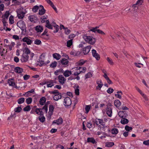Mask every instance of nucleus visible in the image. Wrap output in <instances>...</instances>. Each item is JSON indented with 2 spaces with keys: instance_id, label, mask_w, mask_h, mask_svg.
I'll return each mask as SVG.
<instances>
[{
  "instance_id": "f257e3e1",
  "label": "nucleus",
  "mask_w": 149,
  "mask_h": 149,
  "mask_svg": "<svg viewBox=\"0 0 149 149\" xmlns=\"http://www.w3.org/2000/svg\"><path fill=\"white\" fill-rule=\"evenodd\" d=\"M83 38L84 40L90 45H93L95 42V39L92 36H88L87 34L83 36Z\"/></svg>"
},
{
  "instance_id": "f03ea898",
  "label": "nucleus",
  "mask_w": 149,
  "mask_h": 149,
  "mask_svg": "<svg viewBox=\"0 0 149 149\" xmlns=\"http://www.w3.org/2000/svg\"><path fill=\"white\" fill-rule=\"evenodd\" d=\"M49 92L50 94L54 95L53 97V98L54 100L55 101H57L61 98V94L59 93L58 91L57 90H54L53 91H49Z\"/></svg>"
},
{
  "instance_id": "7ed1b4c3",
  "label": "nucleus",
  "mask_w": 149,
  "mask_h": 149,
  "mask_svg": "<svg viewBox=\"0 0 149 149\" xmlns=\"http://www.w3.org/2000/svg\"><path fill=\"white\" fill-rule=\"evenodd\" d=\"M17 26L19 27L21 30L23 31L26 30V25L23 20H20L17 23Z\"/></svg>"
},
{
  "instance_id": "20e7f679",
  "label": "nucleus",
  "mask_w": 149,
  "mask_h": 149,
  "mask_svg": "<svg viewBox=\"0 0 149 149\" xmlns=\"http://www.w3.org/2000/svg\"><path fill=\"white\" fill-rule=\"evenodd\" d=\"M91 48V45H88L85 47L83 49H82V54H83L84 55L87 54L89 52Z\"/></svg>"
},
{
  "instance_id": "39448f33",
  "label": "nucleus",
  "mask_w": 149,
  "mask_h": 149,
  "mask_svg": "<svg viewBox=\"0 0 149 149\" xmlns=\"http://www.w3.org/2000/svg\"><path fill=\"white\" fill-rule=\"evenodd\" d=\"M64 104L65 107L70 105L72 102L70 99L69 97H65L64 100Z\"/></svg>"
},
{
  "instance_id": "423d86ee",
  "label": "nucleus",
  "mask_w": 149,
  "mask_h": 149,
  "mask_svg": "<svg viewBox=\"0 0 149 149\" xmlns=\"http://www.w3.org/2000/svg\"><path fill=\"white\" fill-rule=\"evenodd\" d=\"M118 115L121 118H127L128 116L127 112L125 111H120L118 113Z\"/></svg>"
},
{
  "instance_id": "0eeeda50",
  "label": "nucleus",
  "mask_w": 149,
  "mask_h": 149,
  "mask_svg": "<svg viewBox=\"0 0 149 149\" xmlns=\"http://www.w3.org/2000/svg\"><path fill=\"white\" fill-rule=\"evenodd\" d=\"M30 37H25L22 39L23 42H26L28 45H31L33 41L30 39Z\"/></svg>"
},
{
  "instance_id": "6e6552de",
  "label": "nucleus",
  "mask_w": 149,
  "mask_h": 149,
  "mask_svg": "<svg viewBox=\"0 0 149 149\" xmlns=\"http://www.w3.org/2000/svg\"><path fill=\"white\" fill-rule=\"evenodd\" d=\"M92 53L93 57H95L97 60L98 61L100 59V55L97 53L95 50L94 49H92Z\"/></svg>"
},
{
  "instance_id": "1a4fd4ad",
  "label": "nucleus",
  "mask_w": 149,
  "mask_h": 149,
  "mask_svg": "<svg viewBox=\"0 0 149 149\" xmlns=\"http://www.w3.org/2000/svg\"><path fill=\"white\" fill-rule=\"evenodd\" d=\"M58 81L60 83L63 85L65 82L66 79L62 75H60L58 76Z\"/></svg>"
},
{
  "instance_id": "9d476101",
  "label": "nucleus",
  "mask_w": 149,
  "mask_h": 149,
  "mask_svg": "<svg viewBox=\"0 0 149 149\" xmlns=\"http://www.w3.org/2000/svg\"><path fill=\"white\" fill-rule=\"evenodd\" d=\"M29 58V56L28 55L23 54L20 60L22 62H25L28 61Z\"/></svg>"
},
{
  "instance_id": "9b49d317",
  "label": "nucleus",
  "mask_w": 149,
  "mask_h": 149,
  "mask_svg": "<svg viewBox=\"0 0 149 149\" xmlns=\"http://www.w3.org/2000/svg\"><path fill=\"white\" fill-rule=\"evenodd\" d=\"M21 110H22V109L20 107H19L16 108L15 109V112L13 113H11L10 116L11 117H15V112L19 113L20 112Z\"/></svg>"
},
{
  "instance_id": "f8f14e48",
  "label": "nucleus",
  "mask_w": 149,
  "mask_h": 149,
  "mask_svg": "<svg viewBox=\"0 0 149 149\" xmlns=\"http://www.w3.org/2000/svg\"><path fill=\"white\" fill-rule=\"evenodd\" d=\"M63 123V120L61 117L59 118L58 119L54 120L53 122V123H55L57 125L61 124Z\"/></svg>"
},
{
  "instance_id": "ddd939ff",
  "label": "nucleus",
  "mask_w": 149,
  "mask_h": 149,
  "mask_svg": "<svg viewBox=\"0 0 149 149\" xmlns=\"http://www.w3.org/2000/svg\"><path fill=\"white\" fill-rule=\"evenodd\" d=\"M96 83L98 85V86L96 87V88L98 89V88H100V90L103 85L102 80L100 79L97 80L96 81Z\"/></svg>"
},
{
  "instance_id": "4468645a",
  "label": "nucleus",
  "mask_w": 149,
  "mask_h": 149,
  "mask_svg": "<svg viewBox=\"0 0 149 149\" xmlns=\"http://www.w3.org/2000/svg\"><path fill=\"white\" fill-rule=\"evenodd\" d=\"M35 30L38 33H41L43 30V27L40 25L34 27Z\"/></svg>"
},
{
  "instance_id": "2eb2a0df",
  "label": "nucleus",
  "mask_w": 149,
  "mask_h": 149,
  "mask_svg": "<svg viewBox=\"0 0 149 149\" xmlns=\"http://www.w3.org/2000/svg\"><path fill=\"white\" fill-rule=\"evenodd\" d=\"M112 109L110 107H107L106 109L107 114L110 117H111L112 115Z\"/></svg>"
},
{
  "instance_id": "dca6fc26",
  "label": "nucleus",
  "mask_w": 149,
  "mask_h": 149,
  "mask_svg": "<svg viewBox=\"0 0 149 149\" xmlns=\"http://www.w3.org/2000/svg\"><path fill=\"white\" fill-rule=\"evenodd\" d=\"M17 15L19 19H22L23 18L25 13L23 11H19L17 12Z\"/></svg>"
},
{
  "instance_id": "f3484780",
  "label": "nucleus",
  "mask_w": 149,
  "mask_h": 149,
  "mask_svg": "<svg viewBox=\"0 0 149 149\" xmlns=\"http://www.w3.org/2000/svg\"><path fill=\"white\" fill-rule=\"evenodd\" d=\"M40 9L39 10L38 14L40 15H42L45 13V10L44 9L43 6H42L40 5Z\"/></svg>"
},
{
  "instance_id": "a211bd4d",
  "label": "nucleus",
  "mask_w": 149,
  "mask_h": 149,
  "mask_svg": "<svg viewBox=\"0 0 149 149\" xmlns=\"http://www.w3.org/2000/svg\"><path fill=\"white\" fill-rule=\"evenodd\" d=\"M70 54L74 56H78L82 55L81 52L79 51L77 52H76L72 51L70 52Z\"/></svg>"
},
{
  "instance_id": "6ab92c4d",
  "label": "nucleus",
  "mask_w": 149,
  "mask_h": 149,
  "mask_svg": "<svg viewBox=\"0 0 149 149\" xmlns=\"http://www.w3.org/2000/svg\"><path fill=\"white\" fill-rule=\"evenodd\" d=\"M14 71L17 73H20L23 72V69L21 68L17 67L15 68Z\"/></svg>"
},
{
  "instance_id": "aec40b11",
  "label": "nucleus",
  "mask_w": 149,
  "mask_h": 149,
  "mask_svg": "<svg viewBox=\"0 0 149 149\" xmlns=\"http://www.w3.org/2000/svg\"><path fill=\"white\" fill-rule=\"evenodd\" d=\"M95 122L97 125H98L99 124L101 125L102 124H103L104 122L102 119L96 118Z\"/></svg>"
},
{
  "instance_id": "412c9836",
  "label": "nucleus",
  "mask_w": 149,
  "mask_h": 149,
  "mask_svg": "<svg viewBox=\"0 0 149 149\" xmlns=\"http://www.w3.org/2000/svg\"><path fill=\"white\" fill-rule=\"evenodd\" d=\"M53 56L54 58L56 59L57 60L60 59L61 57L59 54L56 53L53 54Z\"/></svg>"
},
{
  "instance_id": "4be33fe9",
  "label": "nucleus",
  "mask_w": 149,
  "mask_h": 149,
  "mask_svg": "<svg viewBox=\"0 0 149 149\" xmlns=\"http://www.w3.org/2000/svg\"><path fill=\"white\" fill-rule=\"evenodd\" d=\"M83 69L84 70L83 71H82V70H79V72H74L73 74H72L74 76H77L78 75L81 73H84L86 71V68H84Z\"/></svg>"
},
{
  "instance_id": "5701e85b",
  "label": "nucleus",
  "mask_w": 149,
  "mask_h": 149,
  "mask_svg": "<svg viewBox=\"0 0 149 149\" xmlns=\"http://www.w3.org/2000/svg\"><path fill=\"white\" fill-rule=\"evenodd\" d=\"M126 118H122L120 121V123L123 124H126L129 122L128 120Z\"/></svg>"
},
{
  "instance_id": "b1692460",
  "label": "nucleus",
  "mask_w": 149,
  "mask_h": 149,
  "mask_svg": "<svg viewBox=\"0 0 149 149\" xmlns=\"http://www.w3.org/2000/svg\"><path fill=\"white\" fill-rule=\"evenodd\" d=\"M72 74L71 72L68 70H66L63 73V75L66 77L69 76Z\"/></svg>"
},
{
  "instance_id": "393cba45",
  "label": "nucleus",
  "mask_w": 149,
  "mask_h": 149,
  "mask_svg": "<svg viewBox=\"0 0 149 149\" xmlns=\"http://www.w3.org/2000/svg\"><path fill=\"white\" fill-rule=\"evenodd\" d=\"M29 19L30 21L32 22H35L37 20L36 18L33 16H29Z\"/></svg>"
},
{
  "instance_id": "a878e982",
  "label": "nucleus",
  "mask_w": 149,
  "mask_h": 149,
  "mask_svg": "<svg viewBox=\"0 0 149 149\" xmlns=\"http://www.w3.org/2000/svg\"><path fill=\"white\" fill-rule=\"evenodd\" d=\"M114 104L115 106L118 107L121 105V103L119 100H116L114 102Z\"/></svg>"
},
{
  "instance_id": "bb28decb",
  "label": "nucleus",
  "mask_w": 149,
  "mask_h": 149,
  "mask_svg": "<svg viewBox=\"0 0 149 149\" xmlns=\"http://www.w3.org/2000/svg\"><path fill=\"white\" fill-rule=\"evenodd\" d=\"M46 100V98L45 97H42L40 100V104L41 105H43L45 103Z\"/></svg>"
},
{
  "instance_id": "cd10ccee",
  "label": "nucleus",
  "mask_w": 149,
  "mask_h": 149,
  "mask_svg": "<svg viewBox=\"0 0 149 149\" xmlns=\"http://www.w3.org/2000/svg\"><path fill=\"white\" fill-rule=\"evenodd\" d=\"M8 83L10 86H14L15 85V83L12 79H8Z\"/></svg>"
},
{
  "instance_id": "c85d7f7f",
  "label": "nucleus",
  "mask_w": 149,
  "mask_h": 149,
  "mask_svg": "<svg viewBox=\"0 0 149 149\" xmlns=\"http://www.w3.org/2000/svg\"><path fill=\"white\" fill-rule=\"evenodd\" d=\"M51 81L49 82H45L44 83H43L42 84H44L49 83V84H47V87H51L54 85V84L53 82H52L51 80Z\"/></svg>"
},
{
  "instance_id": "c756f323",
  "label": "nucleus",
  "mask_w": 149,
  "mask_h": 149,
  "mask_svg": "<svg viewBox=\"0 0 149 149\" xmlns=\"http://www.w3.org/2000/svg\"><path fill=\"white\" fill-rule=\"evenodd\" d=\"M37 63H37V65H39L40 66H42L44 65H46V64L44 62V61H42L41 60H39V61L37 62Z\"/></svg>"
},
{
  "instance_id": "7c9ffc66",
  "label": "nucleus",
  "mask_w": 149,
  "mask_h": 149,
  "mask_svg": "<svg viewBox=\"0 0 149 149\" xmlns=\"http://www.w3.org/2000/svg\"><path fill=\"white\" fill-rule=\"evenodd\" d=\"M114 145L113 142H108L106 143L105 146L107 147H111Z\"/></svg>"
},
{
  "instance_id": "2f4dec72",
  "label": "nucleus",
  "mask_w": 149,
  "mask_h": 149,
  "mask_svg": "<svg viewBox=\"0 0 149 149\" xmlns=\"http://www.w3.org/2000/svg\"><path fill=\"white\" fill-rule=\"evenodd\" d=\"M87 141L88 142H91L93 143H94L95 142V139L92 138H88L87 139Z\"/></svg>"
},
{
  "instance_id": "473e14b6",
  "label": "nucleus",
  "mask_w": 149,
  "mask_h": 149,
  "mask_svg": "<svg viewBox=\"0 0 149 149\" xmlns=\"http://www.w3.org/2000/svg\"><path fill=\"white\" fill-rule=\"evenodd\" d=\"M9 15L10 13L9 11H6L5 12L4 14L3 15V16L4 17V18L8 19Z\"/></svg>"
},
{
  "instance_id": "72a5a7b5",
  "label": "nucleus",
  "mask_w": 149,
  "mask_h": 149,
  "mask_svg": "<svg viewBox=\"0 0 149 149\" xmlns=\"http://www.w3.org/2000/svg\"><path fill=\"white\" fill-rule=\"evenodd\" d=\"M86 61H84L83 59H81L77 62V64L80 66L83 65Z\"/></svg>"
},
{
  "instance_id": "f704fd0d",
  "label": "nucleus",
  "mask_w": 149,
  "mask_h": 149,
  "mask_svg": "<svg viewBox=\"0 0 149 149\" xmlns=\"http://www.w3.org/2000/svg\"><path fill=\"white\" fill-rule=\"evenodd\" d=\"M31 52L29 49L26 47H25L24 49V53L23 54H25L28 55V54H30Z\"/></svg>"
},
{
  "instance_id": "c9c22d12",
  "label": "nucleus",
  "mask_w": 149,
  "mask_h": 149,
  "mask_svg": "<svg viewBox=\"0 0 149 149\" xmlns=\"http://www.w3.org/2000/svg\"><path fill=\"white\" fill-rule=\"evenodd\" d=\"M61 62L63 65H66L68 63V61L67 59L63 58L61 60Z\"/></svg>"
},
{
  "instance_id": "e433bc0d",
  "label": "nucleus",
  "mask_w": 149,
  "mask_h": 149,
  "mask_svg": "<svg viewBox=\"0 0 149 149\" xmlns=\"http://www.w3.org/2000/svg\"><path fill=\"white\" fill-rule=\"evenodd\" d=\"M24 101L25 98L24 97H22L18 99L17 100V102L19 104H21L23 103L24 102Z\"/></svg>"
},
{
  "instance_id": "4c0bfd02",
  "label": "nucleus",
  "mask_w": 149,
  "mask_h": 149,
  "mask_svg": "<svg viewBox=\"0 0 149 149\" xmlns=\"http://www.w3.org/2000/svg\"><path fill=\"white\" fill-rule=\"evenodd\" d=\"M54 24H55L54 26L56 29V31H54L53 32L54 33H56L58 31L59 29V27L58 25L56 24L55 23Z\"/></svg>"
},
{
  "instance_id": "58836bf2",
  "label": "nucleus",
  "mask_w": 149,
  "mask_h": 149,
  "mask_svg": "<svg viewBox=\"0 0 149 149\" xmlns=\"http://www.w3.org/2000/svg\"><path fill=\"white\" fill-rule=\"evenodd\" d=\"M32 99L31 97H29L26 99V102L28 104H29L31 103L32 102Z\"/></svg>"
},
{
  "instance_id": "ea45409f",
  "label": "nucleus",
  "mask_w": 149,
  "mask_h": 149,
  "mask_svg": "<svg viewBox=\"0 0 149 149\" xmlns=\"http://www.w3.org/2000/svg\"><path fill=\"white\" fill-rule=\"evenodd\" d=\"M118 131L117 128H114L112 130L111 133L113 134H117L118 133Z\"/></svg>"
},
{
  "instance_id": "a19ab883",
  "label": "nucleus",
  "mask_w": 149,
  "mask_h": 149,
  "mask_svg": "<svg viewBox=\"0 0 149 149\" xmlns=\"http://www.w3.org/2000/svg\"><path fill=\"white\" fill-rule=\"evenodd\" d=\"M99 28L98 27H92L91 29H90V30L88 31H92L95 33H96L97 29Z\"/></svg>"
},
{
  "instance_id": "79ce46f5",
  "label": "nucleus",
  "mask_w": 149,
  "mask_h": 149,
  "mask_svg": "<svg viewBox=\"0 0 149 149\" xmlns=\"http://www.w3.org/2000/svg\"><path fill=\"white\" fill-rule=\"evenodd\" d=\"M9 22L11 24H12L14 23L13 20V17L12 15H11L9 18Z\"/></svg>"
},
{
  "instance_id": "37998d69",
  "label": "nucleus",
  "mask_w": 149,
  "mask_h": 149,
  "mask_svg": "<svg viewBox=\"0 0 149 149\" xmlns=\"http://www.w3.org/2000/svg\"><path fill=\"white\" fill-rule=\"evenodd\" d=\"M105 127H106V126H105L104 122L103 123V124H102L100 125L99 126V127H100L101 129H102V130H103L104 131V129Z\"/></svg>"
},
{
  "instance_id": "c03bdc74",
  "label": "nucleus",
  "mask_w": 149,
  "mask_h": 149,
  "mask_svg": "<svg viewBox=\"0 0 149 149\" xmlns=\"http://www.w3.org/2000/svg\"><path fill=\"white\" fill-rule=\"evenodd\" d=\"M31 109V107L29 105H27L26 107H24L23 109V110L25 111H29Z\"/></svg>"
},
{
  "instance_id": "a18cd8bd",
  "label": "nucleus",
  "mask_w": 149,
  "mask_h": 149,
  "mask_svg": "<svg viewBox=\"0 0 149 149\" xmlns=\"http://www.w3.org/2000/svg\"><path fill=\"white\" fill-rule=\"evenodd\" d=\"M72 40L71 39L67 41V46L68 47H70L72 45Z\"/></svg>"
},
{
  "instance_id": "49530a36",
  "label": "nucleus",
  "mask_w": 149,
  "mask_h": 149,
  "mask_svg": "<svg viewBox=\"0 0 149 149\" xmlns=\"http://www.w3.org/2000/svg\"><path fill=\"white\" fill-rule=\"evenodd\" d=\"M54 109V107L53 105H50L49 107V111L50 113H51V114H52L53 112Z\"/></svg>"
},
{
  "instance_id": "de8ad7c7",
  "label": "nucleus",
  "mask_w": 149,
  "mask_h": 149,
  "mask_svg": "<svg viewBox=\"0 0 149 149\" xmlns=\"http://www.w3.org/2000/svg\"><path fill=\"white\" fill-rule=\"evenodd\" d=\"M39 7L37 6H34L32 9V11L35 13L37 12L38 10Z\"/></svg>"
},
{
  "instance_id": "09e8293b",
  "label": "nucleus",
  "mask_w": 149,
  "mask_h": 149,
  "mask_svg": "<svg viewBox=\"0 0 149 149\" xmlns=\"http://www.w3.org/2000/svg\"><path fill=\"white\" fill-rule=\"evenodd\" d=\"M57 63L56 61H54L50 65V67L52 68H54L56 66Z\"/></svg>"
},
{
  "instance_id": "8fccbe9b",
  "label": "nucleus",
  "mask_w": 149,
  "mask_h": 149,
  "mask_svg": "<svg viewBox=\"0 0 149 149\" xmlns=\"http://www.w3.org/2000/svg\"><path fill=\"white\" fill-rule=\"evenodd\" d=\"M132 128L131 127H130L126 125L125 127V129L127 131H130V130H132Z\"/></svg>"
},
{
  "instance_id": "3c124183",
  "label": "nucleus",
  "mask_w": 149,
  "mask_h": 149,
  "mask_svg": "<svg viewBox=\"0 0 149 149\" xmlns=\"http://www.w3.org/2000/svg\"><path fill=\"white\" fill-rule=\"evenodd\" d=\"M91 108V106L90 105H86L85 107V110L86 113H88L89 111Z\"/></svg>"
},
{
  "instance_id": "603ef678",
  "label": "nucleus",
  "mask_w": 149,
  "mask_h": 149,
  "mask_svg": "<svg viewBox=\"0 0 149 149\" xmlns=\"http://www.w3.org/2000/svg\"><path fill=\"white\" fill-rule=\"evenodd\" d=\"M107 60L109 63L111 65H113V63L111 59H110L109 57H107Z\"/></svg>"
},
{
  "instance_id": "864d4df0",
  "label": "nucleus",
  "mask_w": 149,
  "mask_h": 149,
  "mask_svg": "<svg viewBox=\"0 0 149 149\" xmlns=\"http://www.w3.org/2000/svg\"><path fill=\"white\" fill-rule=\"evenodd\" d=\"M41 41L39 40L36 39L34 41V43L37 45H39L41 43Z\"/></svg>"
},
{
  "instance_id": "5fc2aeb1",
  "label": "nucleus",
  "mask_w": 149,
  "mask_h": 149,
  "mask_svg": "<svg viewBox=\"0 0 149 149\" xmlns=\"http://www.w3.org/2000/svg\"><path fill=\"white\" fill-rule=\"evenodd\" d=\"M92 76V74L91 72H88L85 75V77L86 79H87L91 77Z\"/></svg>"
},
{
  "instance_id": "6e6d98bb",
  "label": "nucleus",
  "mask_w": 149,
  "mask_h": 149,
  "mask_svg": "<svg viewBox=\"0 0 149 149\" xmlns=\"http://www.w3.org/2000/svg\"><path fill=\"white\" fill-rule=\"evenodd\" d=\"M39 119L40 121L42 123L44 122L45 119V117L44 116H42L41 117L40 116L39 117Z\"/></svg>"
},
{
  "instance_id": "4d7b16f0",
  "label": "nucleus",
  "mask_w": 149,
  "mask_h": 149,
  "mask_svg": "<svg viewBox=\"0 0 149 149\" xmlns=\"http://www.w3.org/2000/svg\"><path fill=\"white\" fill-rule=\"evenodd\" d=\"M113 89L111 88H109L107 91V93L111 94L112 93L113 91Z\"/></svg>"
},
{
  "instance_id": "13d9d810",
  "label": "nucleus",
  "mask_w": 149,
  "mask_h": 149,
  "mask_svg": "<svg viewBox=\"0 0 149 149\" xmlns=\"http://www.w3.org/2000/svg\"><path fill=\"white\" fill-rule=\"evenodd\" d=\"M47 108V105L46 104H45L44 107H43L42 109L44 110L46 113H47L48 110Z\"/></svg>"
},
{
  "instance_id": "bf43d9fd",
  "label": "nucleus",
  "mask_w": 149,
  "mask_h": 149,
  "mask_svg": "<svg viewBox=\"0 0 149 149\" xmlns=\"http://www.w3.org/2000/svg\"><path fill=\"white\" fill-rule=\"evenodd\" d=\"M49 5L52 7V8L54 9V10L56 12H57V9L56 7L55 6L54 4L52 2L49 4Z\"/></svg>"
},
{
  "instance_id": "052dcab7",
  "label": "nucleus",
  "mask_w": 149,
  "mask_h": 149,
  "mask_svg": "<svg viewBox=\"0 0 149 149\" xmlns=\"http://www.w3.org/2000/svg\"><path fill=\"white\" fill-rule=\"evenodd\" d=\"M4 8V5L3 4H0V11L1 13V11L3 10Z\"/></svg>"
},
{
  "instance_id": "680f3d73",
  "label": "nucleus",
  "mask_w": 149,
  "mask_h": 149,
  "mask_svg": "<svg viewBox=\"0 0 149 149\" xmlns=\"http://www.w3.org/2000/svg\"><path fill=\"white\" fill-rule=\"evenodd\" d=\"M30 77V75L27 74H26L23 77V78L24 80H26L28 79Z\"/></svg>"
},
{
  "instance_id": "e2e57ef3",
  "label": "nucleus",
  "mask_w": 149,
  "mask_h": 149,
  "mask_svg": "<svg viewBox=\"0 0 149 149\" xmlns=\"http://www.w3.org/2000/svg\"><path fill=\"white\" fill-rule=\"evenodd\" d=\"M65 32L66 34L68 35L70 32V31L67 28H65Z\"/></svg>"
},
{
  "instance_id": "0e129e2a",
  "label": "nucleus",
  "mask_w": 149,
  "mask_h": 149,
  "mask_svg": "<svg viewBox=\"0 0 149 149\" xmlns=\"http://www.w3.org/2000/svg\"><path fill=\"white\" fill-rule=\"evenodd\" d=\"M47 16L46 17H45V16H43L41 17V21L42 22L44 23L45 22V19H47Z\"/></svg>"
},
{
  "instance_id": "69168bd1",
  "label": "nucleus",
  "mask_w": 149,
  "mask_h": 149,
  "mask_svg": "<svg viewBox=\"0 0 149 149\" xmlns=\"http://www.w3.org/2000/svg\"><path fill=\"white\" fill-rule=\"evenodd\" d=\"M143 143L145 145L149 146V140L144 141Z\"/></svg>"
},
{
  "instance_id": "338daca9",
  "label": "nucleus",
  "mask_w": 149,
  "mask_h": 149,
  "mask_svg": "<svg viewBox=\"0 0 149 149\" xmlns=\"http://www.w3.org/2000/svg\"><path fill=\"white\" fill-rule=\"evenodd\" d=\"M96 32L102 35L105 34V33L102 31L98 29H97Z\"/></svg>"
},
{
  "instance_id": "774afa93",
  "label": "nucleus",
  "mask_w": 149,
  "mask_h": 149,
  "mask_svg": "<svg viewBox=\"0 0 149 149\" xmlns=\"http://www.w3.org/2000/svg\"><path fill=\"white\" fill-rule=\"evenodd\" d=\"M143 2V0H138L136 3V5H141Z\"/></svg>"
}]
</instances>
